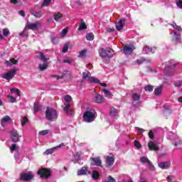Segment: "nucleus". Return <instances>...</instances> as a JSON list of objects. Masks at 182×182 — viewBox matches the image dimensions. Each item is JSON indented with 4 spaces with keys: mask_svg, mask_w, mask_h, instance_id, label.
<instances>
[{
    "mask_svg": "<svg viewBox=\"0 0 182 182\" xmlns=\"http://www.w3.org/2000/svg\"><path fill=\"white\" fill-rule=\"evenodd\" d=\"M64 100V105L62 106L64 112H65V113H67V114H68L69 116L75 114V111L70 109V107L72 106V104L70 103L72 102V97L69 95H65Z\"/></svg>",
    "mask_w": 182,
    "mask_h": 182,
    "instance_id": "1",
    "label": "nucleus"
},
{
    "mask_svg": "<svg viewBox=\"0 0 182 182\" xmlns=\"http://www.w3.org/2000/svg\"><path fill=\"white\" fill-rule=\"evenodd\" d=\"M82 79L84 80H87L90 83H99L101 86L106 87L107 85L106 83H101L100 80L97 78L92 77L90 72L86 71L82 73Z\"/></svg>",
    "mask_w": 182,
    "mask_h": 182,
    "instance_id": "2",
    "label": "nucleus"
},
{
    "mask_svg": "<svg viewBox=\"0 0 182 182\" xmlns=\"http://www.w3.org/2000/svg\"><path fill=\"white\" fill-rule=\"evenodd\" d=\"M95 119H96V111L93 109H87L83 114V119L87 123L95 122Z\"/></svg>",
    "mask_w": 182,
    "mask_h": 182,
    "instance_id": "3",
    "label": "nucleus"
},
{
    "mask_svg": "<svg viewBox=\"0 0 182 182\" xmlns=\"http://www.w3.org/2000/svg\"><path fill=\"white\" fill-rule=\"evenodd\" d=\"M46 118L49 122H53L58 119V112L52 108V107H47L46 110Z\"/></svg>",
    "mask_w": 182,
    "mask_h": 182,
    "instance_id": "4",
    "label": "nucleus"
},
{
    "mask_svg": "<svg viewBox=\"0 0 182 182\" xmlns=\"http://www.w3.org/2000/svg\"><path fill=\"white\" fill-rule=\"evenodd\" d=\"M39 59H41V60L43 62V64L39 65L40 70H41L42 72L43 70H46V69H48V66H49V63H48V60H49V58H46L43 53H40Z\"/></svg>",
    "mask_w": 182,
    "mask_h": 182,
    "instance_id": "5",
    "label": "nucleus"
},
{
    "mask_svg": "<svg viewBox=\"0 0 182 182\" xmlns=\"http://www.w3.org/2000/svg\"><path fill=\"white\" fill-rule=\"evenodd\" d=\"M171 26L173 28V29H175L176 31H178V33H177V31H173V36L175 38V40L176 42H178V41H180V38L181 37L180 36V33H181L182 32V29L181 27L177 26V24H176V23H173L171 24Z\"/></svg>",
    "mask_w": 182,
    "mask_h": 182,
    "instance_id": "6",
    "label": "nucleus"
},
{
    "mask_svg": "<svg viewBox=\"0 0 182 182\" xmlns=\"http://www.w3.org/2000/svg\"><path fill=\"white\" fill-rule=\"evenodd\" d=\"M15 75H16V70L13 69L3 74L1 77L6 80H12V79H14L15 77Z\"/></svg>",
    "mask_w": 182,
    "mask_h": 182,
    "instance_id": "7",
    "label": "nucleus"
},
{
    "mask_svg": "<svg viewBox=\"0 0 182 182\" xmlns=\"http://www.w3.org/2000/svg\"><path fill=\"white\" fill-rule=\"evenodd\" d=\"M32 178H33V173H32V171L22 173L20 176L21 181H31Z\"/></svg>",
    "mask_w": 182,
    "mask_h": 182,
    "instance_id": "8",
    "label": "nucleus"
},
{
    "mask_svg": "<svg viewBox=\"0 0 182 182\" xmlns=\"http://www.w3.org/2000/svg\"><path fill=\"white\" fill-rule=\"evenodd\" d=\"M112 52H113V50L110 48H101L100 50V55L102 58H112V56H113V55L111 54Z\"/></svg>",
    "mask_w": 182,
    "mask_h": 182,
    "instance_id": "9",
    "label": "nucleus"
},
{
    "mask_svg": "<svg viewBox=\"0 0 182 182\" xmlns=\"http://www.w3.org/2000/svg\"><path fill=\"white\" fill-rule=\"evenodd\" d=\"M38 176H41V178H48L50 176V171L48 168H41L38 171Z\"/></svg>",
    "mask_w": 182,
    "mask_h": 182,
    "instance_id": "10",
    "label": "nucleus"
},
{
    "mask_svg": "<svg viewBox=\"0 0 182 182\" xmlns=\"http://www.w3.org/2000/svg\"><path fill=\"white\" fill-rule=\"evenodd\" d=\"M134 49H136V48H134V46L133 45L125 46L123 48L124 54L126 55V56H129V55L133 53Z\"/></svg>",
    "mask_w": 182,
    "mask_h": 182,
    "instance_id": "11",
    "label": "nucleus"
},
{
    "mask_svg": "<svg viewBox=\"0 0 182 182\" xmlns=\"http://www.w3.org/2000/svg\"><path fill=\"white\" fill-rule=\"evenodd\" d=\"M62 147H65V144L61 143L57 146L48 149L43 153V154L48 156V154H52L53 151H55V150H59V149H62Z\"/></svg>",
    "mask_w": 182,
    "mask_h": 182,
    "instance_id": "12",
    "label": "nucleus"
},
{
    "mask_svg": "<svg viewBox=\"0 0 182 182\" xmlns=\"http://www.w3.org/2000/svg\"><path fill=\"white\" fill-rule=\"evenodd\" d=\"M21 136H19V134H18V131L16 129H13L11 132V141H14V143H18L19 141Z\"/></svg>",
    "mask_w": 182,
    "mask_h": 182,
    "instance_id": "13",
    "label": "nucleus"
},
{
    "mask_svg": "<svg viewBox=\"0 0 182 182\" xmlns=\"http://www.w3.org/2000/svg\"><path fill=\"white\" fill-rule=\"evenodd\" d=\"M26 28L31 29L32 31H38L41 28V22L36 21V23H28L26 25Z\"/></svg>",
    "mask_w": 182,
    "mask_h": 182,
    "instance_id": "14",
    "label": "nucleus"
},
{
    "mask_svg": "<svg viewBox=\"0 0 182 182\" xmlns=\"http://www.w3.org/2000/svg\"><path fill=\"white\" fill-rule=\"evenodd\" d=\"M141 161L144 164H147V166L150 170H154V166H153V164H151V162L150 161V160H149V159L147 157H146V156L141 157Z\"/></svg>",
    "mask_w": 182,
    "mask_h": 182,
    "instance_id": "15",
    "label": "nucleus"
},
{
    "mask_svg": "<svg viewBox=\"0 0 182 182\" xmlns=\"http://www.w3.org/2000/svg\"><path fill=\"white\" fill-rule=\"evenodd\" d=\"M124 23H126V19L124 18L119 19L118 22L115 23L117 31H120L121 30H122L124 26Z\"/></svg>",
    "mask_w": 182,
    "mask_h": 182,
    "instance_id": "16",
    "label": "nucleus"
},
{
    "mask_svg": "<svg viewBox=\"0 0 182 182\" xmlns=\"http://www.w3.org/2000/svg\"><path fill=\"white\" fill-rule=\"evenodd\" d=\"M86 174H91V172L86 166H83L77 171V176H86Z\"/></svg>",
    "mask_w": 182,
    "mask_h": 182,
    "instance_id": "17",
    "label": "nucleus"
},
{
    "mask_svg": "<svg viewBox=\"0 0 182 182\" xmlns=\"http://www.w3.org/2000/svg\"><path fill=\"white\" fill-rule=\"evenodd\" d=\"M91 164L92 166L100 167L102 166V160H100V157L91 158Z\"/></svg>",
    "mask_w": 182,
    "mask_h": 182,
    "instance_id": "18",
    "label": "nucleus"
},
{
    "mask_svg": "<svg viewBox=\"0 0 182 182\" xmlns=\"http://www.w3.org/2000/svg\"><path fill=\"white\" fill-rule=\"evenodd\" d=\"M12 122V119H11V117L6 115L4 117H3L1 120V124L3 127H5L8 123H11Z\"/></svg>",
    "mask_w": 182,
    "mask_h": 182,
    "instance_id": "19",
    "label": "nucleus"
},
{
    "mask_svg": "<svg viewBox=\"0 0 182 182\" xmlns=\"http://www.w3.org/2000/svg\"><path fill=\"white\" fill-rule=\"evenodd\" d=\"M6 66H14V65H18V60H16L15 58H10L9 60H5L4 62Z\"/></svg>",
    "mask_w": 182,
    "mask_h": 182,
    "instance_id": "20",
    "label": "nucleus"
},
{
    "mask_svg": "<svg viewBox=\"0 0 182 182\" xmlns=\"http://www.w3.org/2000/svg\"><path fill=\"white\" fill-rule=\"evenodd\" d=\"M114 164V158L112 156H107L106 159V166L111 167Z\"/></svg>",
    "mask_w": 182,
    "mask_h": 182,
    "instance_id": "21",
    "label": "nucleus"
},
{
    "mask_svg": "<svg viewBox=\"0 0 182 182\" xmlns=\"http://www.w3.org/2000/svg\"><path fill=\"white\" fill-rule=\"evenodd\" d=\"M148 147L149 150H154L155 151H157L159 149V146H157V144L151 141L148 143Z\"/></svg>",
    "mask_w": 182,
    "mask_h": 182,
    "instance_id": "22",
    "label": "nucleus"
},
{
    "mask_svg": "<svg viewBox=\"0 0 182 182\" xmlns=\"http://www.w3.org/2000/svg\"><path fill=\"white\" fill-rule=\"evenodd\" d=\"M94 102H95V103H103L105 98L100 94H97L94 97Z\"/></svg>",
    "mask_w": 182,
    "mask_h": 182,
    "instance_id": "23",
    "label": "nucleus"
},
{
    "mask_svg": "<svg viewBox=\"0 0 182 182\" xmlns=\"http://www.w3.org/2000/svg\"><path fill=\"white\" fill-rule=\"evenodd\" d=\"M132 100H133V105L140 103V95L137 93L132 94Z\"/></svg>",
    "mask_w": 182,
    "mask_h": 182,
    "instance_id": "24",
    "label": "nucleus"
},
{
    "mask_svg": "<svg viewBox=\"0 0 182 182\" xmlns=\"http://www.w3.org/2000/svg\"><path fill=\"white\" fill-rule=\"evenodd\" d=\"M85 29H87V26L86 25V23L83 20H81L80 22V26L78 28V31H85Z\"/></svg>",
    "mask_w": 182,
    "mask_h": 182,
    "instance_id": "25",
    "label": "nucleus"
},
{
    "mask_svg": "<svg viewBox=\"0 0 182 182\" xmlns=\"http://www.w3.org/2000/svg\"><path fill=\"white\" fill-rule=\"evenodd\" d=\"M162 92H163V85H161L159 87H157L154 90V95H155V96H160V95H161Z\"/></svg>",
    "mask_w": 182,
    "mask_h": 182,
    "instance_id": "26",
    "label": "nucleus"
},
{
    "mask_svg": "<svg viewBox=\"0 0 182 182\" xmlns=\"http://www.w3.org/2000/svg\"><path fill=\"white\" fill-rule=\"evenodd\" d=\"M31 14L33 15V16H35V18H42V16H43V14H42V11H31Z\"/></svg>",
    "mask_w": 182,
    "mask_h": 182,
    "instance_id": "27",
    "label": "nucleus"
},
{
    "mask_svg": "<svg viewBox=\"0 0 182 182\" xmlns=\"http://www.w3.org/2000/svg\"><path fill=\"white\" fill-rule=\"evenodd\" d=\"M109 114L112 117H117V114H118L117 109H116V108H114V107H111L110 111H109Z\"/></svg>",
    "mask_w": 182,
    "mask_h": 182,
    "instance_id": "28",
    "label": "nucleus"
},
{
    "mask_svg": "<svg viewBox=\"0 0 182 182\" xmlns=\"http://www.w3.org/2000/svg\"><path fill=\"white\" fill-rule=\"evenodd\" d=\"M156 50V48H151L146 46L143 49V53H149V52H154Z\"/></svg>",
    "mask_w": 182,
    "mask_h": 182,
    "instance_id": "29",
    "label": "nucleus"
},
{
    "mask_svg": "<svg viewBox=\"0 0 182 182\" xmlns=\"http://www.w3.org/2000/svg\"><path fill=\"white\" fill-rule=\"evenodd\" d=\"M159 167H160V168H167V167L170 166V163L168 162H161L159 164Z\"/></svg>",
    "mask_w": 182,
    "mask_h": 182,
    "instance_id": "30",
    "label": "nucleus"
},
{
    "mask_svg": "<svg viewBox=\"0 0 182 182\" xmlns=\"http://www.w3.org/2000/svg\"><path fill=\"white\" fill-rule=\"evenodd\" d=\"M102 92L105 93V97H108V99H112V92L106 89L102 90Z\"/></svg>",
    "mask_w": 182,
    "mask_h": 182,
    "instance_id": "31",
    "label": "nucleus"
},
{
    "mask_svg": "<svg viewBox=\"0 0 182 182\" xmlns=\"http://www.w3.org/2000/svg\"><path fill=\"white\" fill-rule=\"evenodd\" d=\"M166 180L168 182H177V178H176L174 176H168Z\"/></svg>",
    "mask_w": 182,
    "mask_h": 182,
    "instance_id": "32",
    "label": "nucleus"
},
{
    "mask_svg": "<svg viewBox=\"0 0 182 182\" xmlns=\"http://www.w3.org/2000/svg\"><path fill=\"white\" fill-rule=\"evenodd\" d=\"M87 41H93L95 39V35H93V33H89L86 36Z\"/></svg>",
    "mask_w": 182,
    "mask_h": 182,
    "instance_id": "33",
    "label": "nucleus"
},
{
    "mask_svg": "<svg viewBox=\"0 0 182 182\" xmlns=\"http://www.w3.org/2000/svg\"><path fill=\"white\" fill-rule=\"evenodd\" d=\"M92 177L93 180H97V178H99V172L97 171H93Z\"/></svg>",
    "mask_w": 182,
    "mask_h": 182,
    "instance_id": "34",
    "label": "nucleus"
},
{
    "mask_svg": "<svg viewBox=\"0 0 182 182\" xmlns=\"http://www.w3.org/2000/svg\"><path fill=\"white\" fill-rule=\"evenodd\" d=\"M174 144H175V147H180V146H181L182 144L181 139L178 138L177 136Z\"/></svg>",
    "mask_w": 182,
    "mask_h": 182,
    "instance_id": "35",
    "label": "nucleus"
},
{
    "mask_svg": "<svg viewBox=\"0 0 182 182\" xmlns=\"http://www.w3.org/2000/svg\"><path fill=\"white\" fill-rule=\"evenodd\" d=\"M41 110V105L39 103L36 102L34 103V113H36Z\"/></svg>",
    "mask_w": 182,
    "mask_h": 182,
    "instance_id": "36",
    "label": "nucleus"
},
{
    "mask_svg": "<svg viewBox=\"0 0 182 182\" xmlns=\"http://www.w3.org/2000/svg\"><path fill=\"white\" fill-rule=\"evenodd\" d=\"M11 93H16L17 96H21V92L18 88H11Z\"/></svg>",
    "mask_w": 182,
    "mask_h": 182,
    "instance_id": "37",
    "label": "nucleus"
},
{
    "mask_svg": "<svg viewBox=\"0 0 182 182\" xmlns=\"http://www.w3.org/2000/svg\"><path fill=\"white\" fill-rule=\"evenodd\" d=\"M63 16L60 13H57L54 15V19L58 22Z\"/></svg>",
    "mask_w": 182,
    "mask_h": 182,
    "instance_id": "38",
    "label": "nucleus"
},
{
    "mask_svg": "<svg viewBox=\"0 0 182 182\" xmlns=\"http://www.w3.org/2000/svg\"><path fill=\"white\" fill-rule=\"evenodd\" d=\"M28 122L29 120L28 119V118L26 117H24L21 119V126L23 127V126H25V124H28Z\"/></svg>",
    "mask_w": 182,
    "mask_h": 182,
    "instance_id": "39",
    "label": "nucleus"
},
{
    "mask_svg": "<svg viewBox=\"0 0 182 182\" xmlns=\"http://www.w3.org/2000/svg\"><path fill=\"white\" fill-rule=\"evenodd\" d=\"M168 66L165 68L166 72H168V69H171V68H174L176 66L175 63H172L171 61L168 62Z\"/></svg>",
    "mask_w": 182,
    "mask_h": 182,
    "instance_id": "40",
    "label": "nucleus"
},
{
    "mask_svg": "<svg viewBox=\"0 0 182 182\" xmlns=\"http://www.w3.org/2000/svg\"><path fill=\"white\" fill-rule=\"evenodd\" d=\"M50 2H52V0H43V4H41V6H49L50 4Z\"/></svg>",
    "mask_w": 182,
    "mask_h": 182,
    "instance_id": "41",
    "label": "nucleus"
},
{
    "mask_svg": "<svg viewBox=\"0 0 182 182\" xmlns=\"http://www.w3.org/2000/svg\"><path fill=\"white\" fill-rule=\"evenodd\" d=\"M86 52H87V50H82L80 52V55H78L79 58H85L86 56Z\"/></svg>",
    "mask_w": 182,
    "mask_h": 182,
    "instance_id": "42",
    "label": "nucleus"
},
{
    "mask_svg": "<svg viewBox=\"0 0 182 182\" xmlns=\"http://www.w3.org/2000/svg\"><path fill=\"white\" fill-rule=\"evenodd\" d=\"M3 36L6 37L9 36V29L8 28H4L3 29Z\"/></svg>",
    "mask_w": 182,
    "mask_h": 182,
    "instance_id": "43",
    "label": "nucleus"
},
{
    "mask_svg": "<svg viewBox=\"0 0 182 182\" xmlns=\"http://www.w3.org/2000/svg\"><path fill=\"white\" fill-rule=\"evenodd\" d=\"M176 4L178 8H180V9H182V0H176Z\"/></svg>",
    "mask_w": 182,
    "mask_h": 182,
    "instance_id": "44",
    "label": "nucleus"
},
{
    "mask_svg": "<svg viewBox=\"0 0 182 182\" xmlns=\"http://www.w3.org/2000/svg\"><path fill=\"white\" fill-rule=\"evenodd\" d=\"M146 92H153V86L148 85L144 87Z\"/></svg>",
    "mask_w": 182,
    "mask_h": 182,
    "instance_id": "45",
    "label": "nucleus"
},
{
    "mask_svg": "<svg viewBox=\"0 0 182 182\" xmlns=\"http://www.w3.org/2000/svg\"><path fill=\"white\" fill-rule=\"evenodd\" d=\"M68 49H69V45L68 44L64 45V46L63 47V53H66Z\"/></svg>",
    "mask_w": 182,
    "mask_h": 182,
    "instance_id": "46",
    "label": "nucleus"
},
{
    "mask_svg": "<svg viewBox=\"0 0 182 182\" xmlns=\"http://www.w3.org/2000/svg\"><path fill=\"white\" fill-rule=\"evenodd\" d=\"M8 99L11 103H15V102H16V98L11 95L8 96Z\"/></svg>",
    "mask_w": 182,
    "mask_h": 182,
    "instance_id": "47",
    "label": "nucleus"
},
{
    "mask_svg": "<svg viewBox=\"0 0 182 182\" xmlns=\"http://www.w3.org/2000/svg\"><path fill=\"white\" fill-rule=\"evenodd\" d=\"M48 133H49V130L46 129V130L41 131V132H39V134H40L41 136H46V134H48Z\"/></svg>",
    "mask_w": 182,
    "mask_h": 182,
    "instance_id": "48",
    "label": "nucleus"
},
{
    "mask_svg": "<svg viewBox=\"0 0 182 182\" xmlns=\"http://www.w3.org/2000/svg\"><path fill=\"white\" fill-rule=\"evenodd\" d=\"M144 62H146V59H144V58H140L136 60V63L138 65H141V64L144 63Z\"/></svg>",
    "mask_w": 182,
    "mask_h": 182,
    "instance_id": "49",
    "label": "nucleus"
},
{
    "mask_svg": "<svg viewBox=\"0 0 182 182\" xmlns=\"http://www.w3.org/2000/svg\"><path fill=\"white\" fill-rule=\"evenodd\" d=\"M148 136L149 139H154V133L153 132V130H150L148 133Z\"/></svg>",
    "mask_w": 182,
    "mask_h": 182,
    "instance_id": "50",
    "label": "nucleus"
},
{
    "mask_svg": "<svg viewBox=\"0 0 182 182\" xmlns=\"http://www.w3.org/2000/svg\"><path fill=\"white\" fill-rule=\"evenodd\" d=\"M10 4L16 5V4H21V0H10Z\"/></svg>",
    "mask_w": 182,
    "mask_h": 182,
    "instance_id": "51",
    "label": "nucleus"
},
{
    "mask_svg": "<svg viewBox=\"0 0 182 182\" xmlns=\"http://www.w3.org/2000/svg\"><path fill=\"white\" fill-rule=\"evenodd\" d=\"M176 87H181L182 86V81H177L174 83Z\"/></svg>",
    "mask_w": 182,
    "mask_h": 182,
    "instance_id": "52",
    "label": "nucleus"
},
{
    "mask_svg": "<svg viewBox=\"0 0 182 182\" xmlns=\"http://www.w3.org/2000/svg\"><path fill=\"white\" fill-rule=\"evenodd\" d=\"M134 144L136 149H140V147H141V144H140L137 141H134Z\"/></svg>",
    "mask_w": 182,
    "mask_h": 182,
    "instance_id": "53",
    "label": "nucleus"
},
{
    "mask_svg": "<svg viewBox=\"0 0 182 182\" xmlns=\"http://www.w3.org/2000/svg\"><path fill=\"white\" fill-rule=\"evenodd\" d=\"M82 156V153L77 152L76 154L75 155V159L77 160H80V157Z\"/></svg>",
    "mask_w": 182,
    "mask_h": 182,
    "instance_id": "54",
    "label": "nucleus"
},
{
    "mask_svg": "<svg viewBox=\"0 0 182 182\" xmlns=\"http://www.w3.org/2000/svg\"><path fill=\"white\" fill-rule=\"evenodd\" d=\"M106 182H116V180L109 176Z\"/></svg>",
    "mask_w": 182,
    "mask_h": 182,
    "instance_id": "55",
    "label": "nucleus"
},
{
    "mask_svg": "<svg viewBox=\"0 0 182 182\" xmlns=\"http://www.w3.org/2000/svg\"><path fill=\"white\" fill-rule=\"evenodd\" d=\"M66 33H68V28H64L61 31L60 35H61V36H65L66 35Z\"/></svg>",
    "mask_w": 182,
    "mask_h": 182,
    "instance_id": "56",
    "label": "nucleus"
},
{
    "mask_svg": "<svg viewBox=\"0 0 182 182\" xmlns=\"http://www.w3.org/2000/svg\"><path fill=\"white\" fill-rule=\"evenodd\" d=\"M170 113H171V110H170L169 109L166 108L164 111V114L165 116H167V114Z\"/></svg>",
    "mask_w": 182,
    "mask_h": 182,
    "instance_id": "57",
    "label": "nucleus"
},
{
    "mask_svg": "<svg viewBox=\"0 0 182 182\" xmlns=\"http://www.w3.org/2000/svg\"><path fill=\"white\" fill-rule=\"evenodd\" d=\"M10 150H11V151H14L16 150V144H13L10 146Z\"/></svg>",
    "mask_w": 182,
    "mask_h": 182,
    "instance_id": "58",
    "label": "nucleus"
},
{
    "mask_svg": "<svg viewBox=\"0 0 182 182\" xmlns=\"http://www.w3.org/2000/svg\"><path fill=\"white\" fill-rule=\"evenodd\" d=\"M53 77H56V79H63V75H53Z\"/></svg>",
    "mask_w": 182,
    "mask_h": 182,
    "instance_id": "59",
    "label": "nucleus"
},
{
    "mask_svg": "<svg viewBox=\"0 0 182 182\" xmlns=\"http://www.w3.org/2000/svg\"><path fill=\"white\" fill-rule=\"evenodd\" d=\"M19 15H21V16H25V11H18Z\"/></svg>",
    "mask_w": 182,
    "mask_h": 182,
    "instance_id": "60",
    "label": "nucleus"
},
{
    "mask_svg": "<svg viewBox=\"0 0 182 182\" xmlns=\"http://www.w3.org/2000/svg\"><path fill=\"white\" fill-rule=\"evenodd\" d=\"M64 63H72V60H69V59L64 60Z\"/></svg>",
    "mask_w": 182,
    "mask_h": 182,
    "instance_id": "61",
    "label": "nucleus"
},
{
    "mask_svg": "<svg viewBox=\"0 0 182 182\" xmlns=\"http://www.w3.org/2000/svg\"><path fill=\"white\" fill-rule=\"evenodd\" d=\"M139 182H147V180H146L144 178H141Z\"/></svg>",
    "mask_w": 182,
    "mask_h": 182,
    "instance_id": "62",
    "label": "nucleus"
},
{
    "mask_svg": "<svg viewBox=\"0 0 182 182\" xmlns=\"http://www.w3.org/2000/svg\"><path fill=\"white\" fill-rule=\"evenodd\" d=\"M107 32H113V29L112 28H107Z\"/></svg>",
    "mask_w": 182,
    "mask_h": 182,
    "instance_id": "63",
    "label": "nucleus"
},
{
    "mask_svg": "<svg viewBox=\"0 0 182 182\" xmlns=\"http://www.w3.org/2000/svg\"><path fill=\"white\" fill-rule=\"evenodd\" d=\"M178 101L179 102V103H182V96L178 99Z\"/></svg>",
    "mask_w": 182,
    "mask_h": 182,
    "instance_id": "64",
    "label": "nucleus"
}]
</instances>
